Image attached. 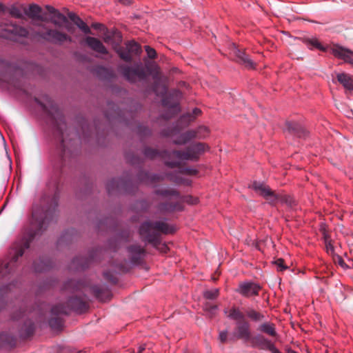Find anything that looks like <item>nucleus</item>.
<instances>
[{"instance_id":"nucleus-16","label":"nucleus","mask_w":353,"mask_h":353,"mask_svg":"<svg viewBox=\"0 0 353 353\" xmlns=\"http://www.w3.org/2000/svg\"><path fill=\"white\" fill-rule=\"evenodd\" d=\"M233 52L236 57L237 61L243 64L245 68L248 69L254 68V63L244 52L234 47L233 49Z\"/></svg>"},{"instance_id":"nucleus-24","label":"nucleus","mask_w":353,"mask_h":353,"mask_svg":"<svg viewBox=\"0 0 353 353\" xmlns=\"http://www.w3.org/2000/svg\"><path fill=\"white\" fill-rule=\"evenodd\" d=\"M247 316L252 321L255 322L261 321L264 319V315L253 309H250L246 311Z\"/></svg>"},{"instance_id":"nucleus-23","label":"nucleus","mask_w":353,"mask_h":353,"mask_svg":"<svg viewBox=\"0 0 353 353\" xmlns=\"http://www.w3.org/2000/svg\"><path fill=\"white\" fill-rule=\"evenodd\" d=\"M304 43L311 50L316 48L321 51L325 52L328 49L327 47H324L322 46L318 39L315 37L305 39Z\"/></svg>"},{"instance_id":"nucleus-32","label":"nucleus","mask_w":353,"mask_h":353,"mask_svg":"<svg viewBox=\"0 0 353 353\" xmlns=\"http://www.w3.org/2000/svg\"><path fill=\"white\" fill-rule=\"evenodd\" d=\"M51 312H52V314H56V315L59 314H65V313H66V308L62 305H55V306L52 307Z\"/></svg>"},{"instance_id":"nucleus-41","label":"nucleus","mask_w":353,"mask_h":353,"mask_svg":"<svg viewBox=\"0 0 353 353\" xmlns=\"http://www.w3.org/2000/svg\"><path fill=\"white\" fill-rule=\"evenodd\" d=\"M172 96L176 97L178 99L181 97V93L178 90H174L172 94Z\"/></svg>"},{"instance_id":"nucleus-21","label":"nucleus","mask_w":353,"mask_h":353,"mask_svg":"<svg viewBox=\"0 0 353 353\" xmlns=\"http://www.w3.org/2000/svg\"><path fill=\"white\" fill-rule=\"evenodd\" d=\"M68 17L84 33L91 34L90 28L87 26V24L79 17H78L73 12H70L68 14Z\"/></svg>"},{"instance_id":"nucleus-8","label":"nucleus","mask_w":353,"mask_h":353,"mask_svg":"<svg viewBox=\"0 0 353 353\" xmlns=\"http://www.w3.org/2000/svg\"><path fill=\"white\" fill-rule=\"evenodd\" d=\"M330 50L335 57L342 59L353 67V50L339 44H332Z\"/></svg>"},{"instance_id":"nucleus-14","label":"nucleus","mask_w":353,"mask_h":353,"mask_svg":"<svg viewBox=\"0 0 353 353\" xmlns=\"http://www.w3.org/2000/svg\"><path fill=\"white\" fill-rule=\"evenodd\" d=\"M46 9L51 14L50 22L55 26L61 27L63 23L68 22L66 17L52 6L47 5L46 6Z\"/></svg>"},{"instance_id":"nucleus-36","label":"nucleus","mask_w":353,"mask_h":353,"mask_svg":"<svg viewBox=\"0 0 353 353\" xmlns=\"http://www.w3.org/2000/svg\"><path fill=\"white\" fill-rule=\"evenodd\" d=\"M145 155L150 158H154L158 152L152 149L147 148L145 150Z\"/></svg>"},{"instance_id":"nucleus-37","label":"nucleus","mask_w":353,"mask_h":353,"mask_svg":"<svg viewBox=\"0 0 353 353\" xmlns=\"http://www.w3.org/2000/svg\"><path fill=\"white\" fill-rule=\"evenodd\" d=\"M325 248L326 251L329 254H333L334 252V249L333 245L330 242H327V239H325Z\"/></svg>"},{"instance_id":"nucleus-46","label":"nucleus","mask_w":353,"mask_h":353,"mask_svg":"<svg viewBox=\"0 0 353 353\" xmlns=\"http://www.w3.org/2000/svg\"><path fill=\"white\" fill-rule=\"evenodd\" d=\"M162 246H163V248H162L163 251L164 252H165L167 251V250H168L167 246L165 245H162Z\"/></svg>"},{"instance_id":"nucleus-22","label":"nucleus","mask_w":353,"mask_h":353,"mask_svg":"<svg viewBox=\"0 0 353 353\" xmlns=\"http://www.w3.org/2000/svg\"><path fill=\"white\" fill-rule=\"evenodd\" d=\"M257 330L272 337L277 336L275 325L270 322L261 323L258 326Z\"/></svg>"},{"instance_id":"nucleus-50","label":"nucleus","mask_w":353,"mask_h":353,"mask_svg":"<svg viewBox=\"0 0 353 353\" xmlns=\"http://www.w3.org/2000/svg\"><path fill=\"white\" fill-rule=\"evenodd\" d=\"M66 29L68 31H70V28L68 26H66Z\"/></svg>"},{"instance_id":"nucleus-15","label":"nucleus","mask_w":353,"mask_h":353,"mask_svg":"<svg viewBox=\"0 0 353 353\" xmlns=\"http://www.w3.org/2000/svg\"><path fill=\"white\" fill-rule=\"evenodd\" d=\"M236 336L238 339L249 342L251 339V333L250 330V325L248 322H239L236 324Z\"/></svg>"},{"instance_id":"nucleus-45","label":"nucleus","mask_w":353,"mask_h":353,"mask_svg":"<svg viewBox=\"0 0 353 353\" xmlns=\"http://www.w3.org/2000/svg\"><path fill=\"white\" fill-rule=\"evenodd\" d=\"M101 25L100 23H93V24L92 25V26L94 28H95V29H99V28H100V27H101Z\"/></svg>"},{"instance_id":"nucleus-28","label":"nucleus","mask_w":353,"mask_h":353,"mask_svg":"<svg viewBox=\"0 0 353 353\" xmlns=\"http://www.w3.org/2000/svg\"><path fill=\"white\" fill-rule=\"evenodd\" d=\"M9 14L12 17H14L16 19H21V18H23V13L21 12V10L19 8H17V7H16L14 6H12L9 9Z\"/></svg>"},{"instance_id":"nucleus-18","label":"nucleus","mask_w":353,"mask_h":353,"mask_svg":"<svg viewBox=\"0 0 353 353\" xmlns=\"http://www.w3.org/2000/svg\"><path fill=\"white\" fill-rule=\"evenodd\" d=\"M103 41L106 43L112 44L115 49L119 48V43L122 41V36L118 31H113L111 32H107L104 34Z\"/></svg>"},{"instance_id":"nucleus-40","label":"nucleus","mask_w":353,"mask_h":353,"mask_svg":"<svg viewBox=\"0 0 353 353\" xmlns=\"http://www.w3.org/2000/svg\"><path fill=\"white\" fill-rule=\"evenodd\" d=\"M161 194L162 195H165V196H167L168 194H171V195H172V196H175L176 198L179 196L178 193L176 192H175V191L170 192V191L165 190L164 192H162Z\"/></svg>"},{"instance_id":"nucleus-30","label":"nucleus","mask_w":353,"mask_h":353,"mask_svg":"<svg viewBox=\"0 0 353 353\" xmlns=\"http://www.w3.org/2000/svg\"><path fill=\"white\" fill-rule=\"evenodd\" d=\"M50 327L55 329H59L62 326V321L59 317L52 318L49 321Z\"/></svg>"},{"instance_id":"nucleus-25","label":"nucleus","mask_w":353,"mask_h":353,"mask_svg":"<svg viewBox=\"0 0 353 353\" xmlns=\"http://www.w3.org/2000/svg\"><path fill=\"white\" fill-rule=\"evenodd\" d=\"M201 113V111L199 108H194L192 110V113H187L184 114L182 117L183 119L185 120L188 123L192 121L196 117L199 115Z\"/></svg>"},{"instance_id":"nucleus-43","label":"nucleus","mask_w":353,"mask_h":353,"mask_svg":"<svg viewBox=\"0 0 353 353\" xmlns=\"http://www.w3.org/2000/svg\"><path fill=\"white\" fill-rule=\"evenodd\" d=\"M199 132H200V134L205 135V138L208 135L209 130L207 128V132L203 130H201Z\"/></svg>"},{"instance_id":"nucleus-39","label":"nucleus","mask_w":353,"mask_h":353,"mask_svg":"<svg viewBox=\"0 0 353 353\" xmlns=\"http://www.w3.org/2000/svg\"><path fill=\"white\" fill-rule=\"evenodd\" d=\"M227 337H228V332L227 331H222L219 333V340L222 342V343H225L227 340Z\"/></svg>"},{"instance_id":"nucleus-33","label":"nucleus","mask_w":353,"mask_h":353,"mask_svg":"<svg viewBox=\"0 0 353 353\" xmlns=\"http://www.w3.org/2000/svg\"><path fill=\"white\" fill-rule=\"evenodd\" d=\"M274 264L276 266L278 271H283L288 268V267L284 265V261L282 259H278L274 261Z\"/></svg>"},{"instance_id":"nucleus-10","label":"nucleus","mask_w":353,"mask_h":353,"mask_svg":"<svg viewBox=\"0 0 353 353\" xmlns=\"http://www.w3.org/2000/svg\"><path fill=\"white\" fill-rule=\"evenodd\" d=\"M207 132V128L205 126L199 127L197 130H190L180 134L174 143L177 145H184L194 139H204L205 135L200 134L201 130Z\"/></svg>"},{"instance_id":"nucleus-9","label":"nucleus","mask_w":353,"mask_h":353,"mask_svg":"<svg viewBox=\"0 0 353 353\" xmlns=\"http://www.w3.org/2000/svg\"><path fill=\"white\" fill-rule=\"evenodd\" d=\"M249 342L252 343V346L269 350L272 353H281L270 340L263 335L257 334L252 337Z\"/></svg>"},{"instance_id":"nucleus-31","label":"nucleus","mask_w":353,"mask_h":353,"mask_svg":"<svg viewBox=\"0 0 353 353\" xmlns=\"http://www.w3.org/2000/svg\"><path fill=\"white\" fill-rule=\"evenodd\" d=\"M218 310V307L215 305H212L210 303H205L204 305V310L209 313L210 315L215 314L216 312Z\"/></svg>"},{"instance_id":"nucleus-11","label":"nucleus","mask_w":353,"mask_h":353,"mask_svg":"<svg viewBox=\"0 0 353 353\" xmlns=\"http://www.w3.org/2000/svg\"><path fill=\"white\" fill-rule=\"evenodd\" d=\"M153 79L155 81L154 91L157 95L163 96L167 92V87L164 80L161 79L159 68L154 65V71L152 72Z\"/></svg>"},{"instance_id":"nucleus-51","label":"nucleus","mask_w":353,"mask_h":353,"mask_svg":"<svg viewBox=\"0 0 353 353\" xmlns=\"http://www.w3.org/2000/svg\"><path fill=\"white\" fill-rule=\"evenodd\" d=\"M61 142H62V145H63V146H65V145H64V142H65V141H64V139H62Z\"/></svg>"},{"instance_id":"nucleus-52","label":"nucleus","mask_w":353,"mask_h":353,"mask_svg":"<svg viewBox=\"0 0 353 353\" xmlns=\"http://www.w3.org/2000/svg\"><path fill=\"white\" fill-rule=\"evenodd\" d=\"M351 262H352V267L353 268V259L351 260Z\"/></svg>"},{"instance_id":"nucleus-19","label":"nucleus","mask_w":353,"mask_h":353,"mask_svg":"<svg viewBox=\"0 0 353 353\" xmlns=\"http://www.w3.org/2000/svg\"><path fill=\"white\" fill-rule=\"evenodd\" d=\"M336 78L345 90H353V76L342 72L337 74Z\"/></svg>"},{"instance_id":"nucleus-5","label":"nucleus","mask_w":353,"mask_h":353,"mask_svg":"<svg viewBox=\"0 0 353 353\" xmlns=\"http://www.w3.org/2000/svg\"><path fill=\"white\" fill-rule=\"evenodd\" d=\"M123 75L130 81L134 82L137 80H143L146 78V72L141 64L134 67L121 66L120 68Z\"/></svg>"},{"instance_id":"nucleus-26","label":"nucleus","mask_w":353,"mask_h":353,"mask_svg":"<svg viewBox=\"0 0 353 353\" xmlns=\"http://www.w3.org/2000/svg\"><path fill=\"white\" fill-rule=\"evenodd\" d=\"M228 316L234 320H243L244 316L238 309L233 308L230 310Z\"/></svg>"},{"instance_id":"nucleus-48","label":"nucleus","mask_w":353,"mask_h":353,"mask_svg":"<svg viewBox=\"0 0 353 353\" xmlns=\"http://www.w3.org/2000/svg\"><path fill=\"white\" fill-rule=\"evenodd\" d=\"M145 350V347L144 346H141L139 347V353H141L142 351H143Z\"/></svg>"},{"instance_id":"nucleus-2","label":"nucleus","mask_w":353,"mask_h":353,"mask_svg":"<svg viewBox=\"0 0 353 353\" xmlns=\"http://www.w3.org/2000/svg\"><path fill=\"white\" fill-rule=\"evenodd\" d=\"M172 232V229L163 221H146L142 223L139 228L141 236L145 241L154 245L159 241L160 233L169 234Z\"/></svg>"},{"instance_id":"nucleus-17","label":"nucleus","mask_w":353,"mask_h":353,"mask_svg":"<svg viewBox=\"0 0 353 353\" xmlns=\"http://www.w3.org/2000/svg\"><path fill=\"white\" fill-rule=\"evenodd\" d=\"M86 44L94 51L105 54L108 53V50L103 44L97 38L92 37H87L85 38Z\"/></svg>"},{"instance_id":"nucleus-12","label":"nucleus","mask_w":353,"mask_h":353,"mask_svg":"<svg viewBox=\"0 0 353 353\" xmlns=\"http://www.w3.org/2000/svg\"><path fill=\"white\" fill-rule=\"evenodd\" d=\"M260 288L256 283L246 281L239 284L237 292L244 296L250 297L257 295Z\"/></svg>"},{"instance_id":"nucleus-1","label":"nucleus","mask_w":353,"mask_h":353,"mask_svg":"<svg viewBox=\"0 0 353 353\" xmlns=\"http://www.w3.org/2000/svg\"><path fill=\"white\" fill-rule=\"evenodd\" d=\"M46 214L42 212H40L39 210L34 208L32 212V227L37 228V232L34 234H30L28 239H23L21 242L14 245V253L9 263H5L3 265H0V274L4 276L7 273H10L11 265L15 263L17 259L21 257L25 251L30 246V242L33 239L34 236L41 232L46 225Z\"/></svg>"},{"instance_id":"nucleus-34","label":"nucleus","mask_w":353,"mask_h":353,"mask_svg":"<svg viewBox=\"0 0 353 353\" xmlns=\"http://www.w3.org/2000/svg\"><path fill=\"white\" fill-rule=\"evenodd\" d=\"M145 49L147 52V55L150 59H154L156 57L157 52L154 48H150L148 46H145Z\"/></svg>"},{"instance_id":"nucleus-3","label":"nucleus","mask_w":353,"mask_h":353,"mask_svg":"<svg viewBox=\"0 0 353 353\" xmlns=\"http://www.w3.org/2000/svg\"><path fill=\"white\" fill-rule=\"evenodd\" d=\"M209 149L208 146L203 143H196L188 147L185 151L174 150L171 155L175 157L176 161H167L166 164L174 167L179 165L183 160L196 161L199 157Z\"/></svg>"},{"instance_id":"nucleus-7","label":"nucleus","mask_w":353,"mask_h":353,"mask_svg":"<svg viewBox=\"0 0 353 353\" xmlns=\"http://www.w3.org/2000/svg\"><path fill=\"white\" fill-rule=\"evenodd\" d=\"M39 35L41 38L56 44L72 42V38L70 36L56 30L49 29L45 32L39 33Z\"/></svg>"},{"instance_id":"nucleus-38","label":"nucleus","mask_w":353,"mask_h":353,"mask_svg":"<svg viewBox=\"0 0 353 353\" xmlns=\"http://www.w3.org/2000/svg\"><path fill=\"white\" fill-rule=\"evenodd\" d=\"M163 104L165 105V106H168V107H170V108H173L174 109H178L179 108V105H178V103H174L173 104H170L168 101V98H165L163 99Z\"/></svg>"},{"instance_id":"nucleus-13","label":"nucleus","mask_w":353,"mask_h":353,"mask_svg":"<svg viewBox=\"0 0 353 353\" xmlns=\"http://www.w3.org/2000/svg\"><path fill=\"white\" fill-rule=\"evenodd\" d=\"M4 31L6 32L2 33L1 36L9 39H12L13 36L26 37L28 34V32L26 28L14 24L7 25Z\"/></svg>"},{"instance_id":"nucleus-47","label":"nucleus","mask_w":353,"mask_h":353,"mask_svg":"<svg viewBox=\"0 0 353 353\" xmlns=\"http://www.w3.org/2000/svg\"><path fill=\"white\" fill-rule=\"evenodd\" d=\"M143 252V249L141 248L140 247L137 248V252L138 253H141Z\"/></svg>"},{"instance_id":"nucleus-44","label":"nucleus","mask_w":353,"mask_h":353,"mask_svg":"<svg viewBox=\"0 0 353 353\" xmlns=\"http://www.w3.org/2000/svg\"><path fill=\"white\" fill-rule=\"evenodd\" d=\"M338 259H339V264L341 266L344 267V266H345V263H344V261H343V259H342L341 257H339V256H338Z\"/></svg>"},{"instance_id":"nucleus-6","label":"nucleus","mask_w":353,"mask_h":353,"mask_svg":"<svg viewBox=\"0 0 353 353\" xmlns=\"http://www.w3.org/2000/svg\"><path fill=\"white\" fill-rule=\"evenodd\" d=\"M115 50L119 57L125 61H130L132 54L139 55L141 52L140 46L134 41L126 43L125 48L122 47L117 48L115 46Z\"/></svg>"},{"instance_id":"nucleus-29","label":"nucleus","mask_w":353,"mask_h":353,"mask_svg":"<svg viewBox=\"0 0 353 353\" xmlns=\"http://www.w3.org/2000/svg\"><path fill=\"white\" fill-rule=\"evenodd\" d=\"M219 293V290L217 288H214L210 290H207L204 292V297L208 299H216Z\"/></svg>"},{"instance_id":"nucleus-27","label":"nucleus","mask_w":353,"mask_h":353,"mask_svg":"<svg viewBox=\"0 0 353 353\" xmlns=\"http://www.w3.org/2000/svg\"><path fill=\"white\" fill-rule=\"evenodd\" d=\"M287 127L290 131H292V132L296 133L298 136H301L299 131L302 130V128L298 123L288 122V123H287Z\"/></svg>"},{"instance_id":"nucleus-49","label":"nucleus","mask_w":353,"mask_h":353,"mask_svg":"<svg viewBox=\"0 0 353 353\" xmlns=\"http://www.w3.org/2000/svg\"><path fill=\"white\" fill-rule=\"evenodd\" d=\"M3 8H4L3 5L0 3V11H3Z\"/></svg>"},{"instance_id":"nucleus-20","label":"nucleus","mask_w":353,"mask_h":353,"mask_svg":"<svg viewBox=\"0 0 353 353\" xmlns=\"http://www.w3.org/2000/svg\"><path fill=\"white\" fill-rule=\"evenodd\" d=\"M25 14L32 19H38L41 21H46L44 18L41 16V8L37 4H30L28 9L24 10Z\"/></svg>"},{"instance_id":"nucleus-42","label":"nucleus","mask_w":353,"mask_h":353,"mask_svg":"<svg viewBox=\"0 0 353 353\" xmlns=\"http://www.w3.org/2000/svg\"><path fill=\"white\" fill-rule=\"evenodd\" d=\"M188 203H190V204H196L198 203V199L195 198V199H192V198H189V199H187V201H186Z\"/></svg>"},{"instance_id":"nucleus-35","label":"nucleus","mask_w":353,"mask_h":353,"mask_svg":"<svg viewBox=\"0 0 353 353\" xmlns=\"http://www.w3.org/2000/svg\"><path fill=\"white\" fill-rule=\"evenodd\" d=\"M176 209V205H170V204H162L160 206V210L163 211H173Z\"/></svg>"},{"instance_id":"nucleus-53","label":"nucleus","mask_w":353,"mask_h":353,"mask_svg":"<svg viewBox=\"0 0 353 353\" xmlns=\"http://www.w3.org/2000/svg\"><path fill=\"white\" fill-rule=\"evenodd\" d=\"M291 353H297V352H294V351H292Z\"/></svg>"},{"instance_id":"nucleus-4","label":"nucleus","mask_w":353,"mask_h":353,"mask_svg":"<svg viewBox=\"0 0 353 353\" xmlns=\"http://www.w3.org/2000/svg\"><path fill=\"white\" fill-rule=\"evenodd\" d=\"M251 187L257 193L263 196L271 205H274L279 203H285L289 205H292V200L290 196L272 191L271 189L263 183L254 181Z\"/></svg>"}]
</instances>
